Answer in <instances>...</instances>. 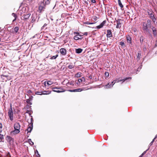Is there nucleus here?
Returning a JSON list of instances; mask_svg holds the SVG:
<instances>
[{
	"mask_svg": "<svg viewBox=\"0 0 157 157\" xmlns=\"http://www.w3.org/2000/svg\"><path fill=\"white\" fill-rule=\"evenodd\" d=\"M14 130L13 131V132L15 134H17L20 132V125L18 123H16L14 124Z\"/></svg>",
	"mask_w": 157,
	"mask_h": 157,
	"instance_id": "1",
	"label": "nucleus"
},
{
	"mask_svg": "<svg viewBox=\"0 0 157 157\" xmlns=\"http://www.w3.org/2000/svg\"><path fill=\"white\" fill-rule=\"evenodd\" d=\"M8 113L10 120L12 121L13 120V112L12 109H10Z\"/></svg>",
	"mask_w": 157,
	"mask_h": 157,
	"instance_id": "2",
	"label": "nucleus"
},
{
	"mask_svg": "<svg viewBox=\"0 0 157 157\" xmlns=\"http://www.w3.org/2000/svg\"><path fill=\"white\" fill-rule=\"evenodd\" d=\"M45 5L44 2H42L39 7V10L40 12H41L43 9L45 8Z\"/></svg>",
	"mask_w": 157,
	"mask_h": 157,
	"instance_id": "3",
	"label": "nucleus"
},
{
	"mask_svg": "<svg viewBox=\"0 0 157 157\" xmlns=\"http://www.w3.org/2000/svg\"><path fill=\"white\" fill-rule=\"evenodd\" d=\"M122 20L121 19H118L117 21V25L116 26L117 28H120L121 27V24Z\"/></svg>",
	"mask_w": 157,
	"mask_h": 157,
	"instance_id": "4",
	"label": "nucleus"
},
{
	"mask_svg": "<svg viewBox=\"0 0 157 157\" xmlns=\"http://www.w3.org/2000/svg\"><path fill=\"white\" fill-rule=\"evenodd\" d=\"M74 34H77L76 36L74 37V39L76 40H78L79 39H82V37L80 35H79V33L77 32H75Z\"/></svg>",
	"mask_w": 157,
	"mask_h": 157,
	"instance_id": "5",
	"label": "nucleus"
},
{
	"mask_svg": "<svg viewBox=\"0 0 157 157\" xmlns=\"http://www.w3.org/2000/svg\"><path fill=\"white\" fill-rule=\"evenodd\" d=\"M148 14L150 17L154 22L156 21V19L154 17V14L151 12H148Z\"/></svg>",
	"mask_w": 157,
	"mask_h": 157,
	"instance_id": "6",
	"label": "nucleus"
},
{
	"mask_svg": "<svg viewBox=\"0 0 157 157\" xmlns=\"http://www.w3.org/2000/svg\"><path fill=\"white\" fill-rule=\"evenodd\" d=\"M60 52L64 56L66 55L67 51L65 49L61 48L60 50Z\"/></svg>",
	"mask_w": 157,
	"mask_h": 157,
	"instance_id": "7",
	"label": "nucleus"
},
{
	"mask_svg": "<svg viewBox=\"0 0 157 157\" xmlns=\"http://www.w3.org/2000/svg\"><path fill=\"white\" fill-rule=\"evenodd\" d=\"M106 21L105 20L103 21L100 25H98L97 26V29H100L102 28L103 26L106 23Z\"/></svg>",
	"mask_w": 157,
	"mask_h": 157,
	"instance_id": "8",
	"label": "nucleus"
},
{
	"mask_svg": "<svg viewBox=\"0 0 157 157\" xmlns=\"http://www.w3.org/2000/svg\"><path fill=\"white\" fill-rule=\"evenodd\" d=\"M36 15L35 14H33L32 17V19L31 21V22L33 23L36 20Z\"/></svg>",
	"mask_w": 157,
	"mask_h": 157,
	"instance_id": "9",
	"label": "nucleus"
},
{
	"mask_svg": "<svg viewBox=\"0 0 157 157\" xmlns=\"http://www.w3.org/2000/svg\"><path fill=\"white\" fill-rule=\"evenodd\" d=\"M115 82H114L113 84H109V83H108L107 85H106L105 86V89H108L113 87Z\"/></svg>",
	"mask_w": 157,
	"mask_h": 157,
	"instance_id": "10",
	"label": "nucleus"
},
{
	"mask_svg": "<svg viewBox=\"0 0 157 157\" xmlns=\"http://www.w3.org/2000/svg\"><path fill=\"white\" fill-rule=\"evenodd\" d=\"M143 29L146 31H148L147 25L146 23H143Z\"/></svg>",
	"mask_w": 157,
	"mask_h": 157,
	"instance_id": "11",
	"label": "nucleus"
},
{
	"mask_svg": "<svg viewBox=\"0 0 157 157\" xmlns=\"http://www.w3.org/2000/svg\"><path fill=\"white\" fill-rule=\"evenodd\" d=\"M83 80H85V78L83 77L81 79H78L76 83V84L78 86H79L80 85V83L82 82Z\"/></svg>",
	"mask_w": 157,
	"mask_h": 157,
	"instance_id": "12",
	"label": "nucleus"
},
{
	"mask_svg": "<svg viewBox=\"0 0 157 157\" xmlns=\"http://www.w3.org/2000/svg\"><path fill=\"white\" fill-rule=\"evenodd\" d=\"M59 88L56 87V88H53V91L54 92H56L57 93H61L62 92H63L64 91H62V90H58Z\"/></svg>",
	"mask_w": 157,
	"mask_h": 157,
	"instance_id": "13",
	"label": "nucleus"
},
{
	"mask_svg": "<svg viewBox=\"0 0 157 157\" xmlns=\"http://www.w3.org/2000/svg\"><path fill=\"white\" fill-rule=\"evenodd\" d=\"M107 34L106 36L107 37H112V33L110 31V30H108L107 31Z\"/></svg>",
	"mask_w": 157,
	"mask_h": 157,
	"instance_id": "14",
	"label": "nucleus"
},
{
	"mask_svg": "<svg viewBox=\"0 0 157 157\" xmlns=\"http://www.w3.org/2000/svg\"><path fill=\"white\" fill-rule=\"evenodd\" d=\"M82 90L81 88H79L77 89L70 90V91L71 92H81Z\"/></svg>",
	"mask_w": 157,
	"mask_h": 157,
	"instance_id": "15",
	"label": "nucleus"
},
{
	"mask_svg": "<svg viewBox=\"0 0 157 157\" xmlns=\"http://www.w3.org/2000/svg\"><path fill=\"white\" fill-rule=\"evenodd\" d=\"M33 124L29 126V127L27 129V130L28 132H31L33 129Z\"/></svg>",
	"mask_w": 157,
	"mask_h": 157,
	"instance_id": "16",
	"label": "nucleus"
},
{
	"mask_svg": "<svg viewBox=\"0 0 157 157\" xmlns=\"http://www.w3.org/2000/svg\"><path fill=\"white\" fill-rule=\"evenodd\" d=\"M7 140L10 143L11 141H13V140L12 138L10 136H7L6 137Z\"/></svg>",
	"mask_w": 157,
	"mask_h": 157,
	"instance_id": "17",
	"label": "nucleus"
},
{
	"mask_svg": "<svg viewBox=\"0 0 157 157\" xmlns=\"http://www.w3.org/2000/svg\"><path fill=\"white\" fill-rule=\"evenodd\" d=\"M31 15L30 14H28L24 15V19L26 20L28 19Z\"/></svg>",
	"mask_w": 157,
	"mask_h": 157,
	"instance_id": "18",
	"label": "nucleus"
},
{
	"mask_svg": "<svg viewBox=\"0 0 157 157\" xmlns=\"http://www.w3.org/2000/svg\"><path fill=\"white\" fill-rule=\"evenodd\" d=\"M82 51V49L81 48L76 49H75V52L77 53H81Z\"/></svg>",
	"mask_w": 157,
	"mask_h": 157,
	"instance_id": "19",
	"label": "nucleus"
},
{
	"mask_svg": "<svg viewBox=\"0 0 157 157\" xmlns=\"http://www.w3.org/2000/svg\"><path fill=\"white\" fill-rule=\"evenodd\" d=\"M82 74L81 73L78 72L75 75V77L77 78L80 77L82 76Z\"/></svg>",
	"mask_w": 157,
	"mask_h": 157,
	"instance_id": "20",
	"label": "nucleus"
},
{
	"mask_svg": "<svg viewBox=\"0 0 157 157\" xmlns=\"http://www.w3.org/2000/svg\"><path fill=\"white\" fill-rule=\"evenodd\" d=\"M42 94H48L51 93V92H48L46 91H42Z\"/></svg>",
	"mask_w": 157,
	"mask_h": 157,
	"instance_id": "21",
	"label": "nucleus"
},
{
	"mask_svg": "<svg viewBox=\"0 0 157 157\" xmlns=\"http://www.w3.org/2000/svg\"><path fill=\"white\" fill-rule=\"evenodd\" d=\"M45 2L44 4L46 5H48L50 3L49 0H44V2Z\"/></svg>",
	"mask_w": 157,
	"mask_h": 157,
	"instance_id": "22",
	"label": "nucleus"
},
{
	"mask_svg": "<svg viewBox=\"0 0 157 157\" xmlns=\"http://www.w3.org/2000/svg\"><path fill=\"white\" fill-rule=\"evenodd\" d=\"M12 16L14 17L15 18L13 20V21H14L15 20H16L17 16L16 14L15 13H13L12 14Z\"/></svg>",
	"mask_w": 157,
	"mask_h": 157,
	"instance_id": "23",
	"label": "nucleus"
},
{
	"mask_svg": "<svg viewBox=\"0 0 157 157\" xmlns=\"http://www.w3.org/2000/svg\"><path fill=\"white\" fill-rule=\"evenodd\" d=\"M118 4L121 8L123 7V5H122L120 0H118Z\"/></svg>",
	"mask_w": 157,
	"mask_h": 157,
	"instance_id": "24",
	"label": "nucleus"
},
{
	"mask_svg": "<svg viewBox=\"0 0 157 157\" xmlns=\"http://www.w3.org/2000/svg\"><path fill=\"white\" fill-rule=\"evenodd\" d=\"M129 78H130V79H131V77H129V78H124V79H122V80H120V81H123V82H124V81H126V80H127L128 79H129ZM119 81H117V82H119Z\"/></svg>",
	"mask_w": 157,
	"mask_h": 157,
	"instance_id": "25",
	"label": "nucleus"
},
{
	"mask_svg": "<svg viewBox=\"0 0 157 157\" xmlns=\"http://www.w3.org/2000/svg\"><path fill=\"white\" fill-rule=\"evenodd\" d=\"M18 30L19 28L17 26L15 27L14 29V30L16 33H17L18 32Z\"/></svg>",
	"mask_w": 157,
	"mask_h": 157,
	"instance_id": "26",
	"label": "nucleus"
},
{
	"mask_svg": "<svg viewBox=\"0 0 157 157\" xmlns=\"http://www.w3.org/2000/svg\"><path fill=\"white\" fill-rule=\"evenodd\" d=\"M28 141L29 143L31 145H33L34 144L31 141V139H29L28 140Z\"/></svg>",
	"mask_w": 157,
	"mask_h": 157,
	"instance_id": "27",
	"label": "nucleus"
},
{
	"mask_svg": "<svg viewBox=\"0 0 157 157\" xmlns=\"http://www.w3.org/2000/svg\"><path fill=\"white\" fill-rule=\"evenodd\" d=\"M131 38L130 36H128L127 37V41L129 42H131Z\"/></svg>",
	"mask_w": 157,
	"mask_h": 157,
	"instance_id": "28",
	"label": "nucleus"
},
{
	"mask_svg": "<svg viewBox=\"0 0 157 157\" xmlns=\"http://www.w3.org/2000/svg\"><path fill=\"white\" fill-rule=\"evenodd\" d=\"M58 56V55H56L55 56H53L51 58V59H56Z\"/></svg>",
	"mask_w": 157,
	"mask_h": 157,
	"instance_id": "29",
	"label": "nucleus"
},
{
	"mask_svg": "<svg viewBox=\"0 0 157 157\" xmlns=\"http://www.w3.org/2000/svg\"><path fill=\"white\" fill-rule=\"evenodd\" d=\"M74 67V65H70L68 66V67L70 69L73 68Z\"/></svg>",
	"mask_w": 157,
	"mask_h": 157,
	"instance_id": "30",
	"label": "nucleus"
},
{
	"mask_svg": "<svg viewBox=\"0 0 157 157\" xmlns=\"http://www.w3.org/2000/svg\"><path fill=\"white\" fill-rule=\"evenodd\" d=\"M47 83L48 85H51L52 84V82L51 81H50L47 82Z\"/></svg>",
	"mask_w": 157,
	"mask_h": 157,
	"instance_id": "31",
	"label": "nucleus"
},
{
	"mask_svg": "<svg viewBox=\"0 0 157 157\" xmlns=\"http://www.w3.org/2000/svg\"><path fill=\"white\" fill-rule=\"evenodd\" d=\"M153 33L154 34V35L155 36H156V33H157L156 30H155V29H153Z\"/></svg>",
	"mask_w": 157,
	"mask_h": 157,
	"instance_id": "32",
	"label": "nucleus"
},
{
	"mask_svg": "<svg viewBox=\"0 0 157 157\" xmlns=\"http://www.w3.org/2000/svg\"><path fill=\"white\" fill-rule=\"evenodd\" d=\"M120 44L122 46H124L125 45L123 41H121L120 42Z\"/></svg>",
	"mask_w": 157,
	"mask_h": 157,
	"instance_id": "33",
	"label": "nucleus"
},
{
	"mask_svg": "<svg viewBox=\"0 0 157 157\" xmlns=\"http://www.w3.org/2000/svg\"><path fill=\"white\" fill-rule=\"evenodd\" d=\"M3 135L1 134H0V139L2 140L3 139Z\"/></svg>",
	"mask_w": 157,
	"mask_h": 157,
	"instance_id": "34",
	"label": "nucleus"
},
{
	"mask_svg": "<svg viewBox=\"0 0 157 157\" xmlns=\"http://www.w3.org/2000/svg\"><path fill=\"white\" fill-rule=\"evenodd\" d=\"M105 75L106 77H108L109 76V73L107 72H105Z\"/></svg>",
	"mask_w": 157,
	"mask_h": 157,
	"instance_id": "35",
	"label": "nucleus"
},
{
	"mask_svg": "<svg viewBox=\"0 0 157 157\" xmlns=\"http://www.w3.org/2000/svg\"><path fill=\"white\" fill-rule=\"evenodd\" d=\"M37 94L38 95H42V92H37Z\"/></svg>",
	"mask_w": 157,
	"mask_h": 157,
	"instance_id": "36",
	"label": "nucleus"
},
{
	"mask_svg": "<svg viewBox=\"0 0 157 157\" xmlns=\"http://www.w3.org/2000/svg\"><path fill=\"white\" fill-rule=\"evenodd\" d=\"M155 139H154V138L153 140L151 142V143L150 144V146L153 143V142L155 140Z\"/></svg>",
	"mask_w": 157,
	"mask_h": 157,
	"instance_id": "37",
	"label": "nucleus"
},
{
	"mask_svg": "<svg viewBox=\"0 0 157 157\" xmlns=\"http://www.w3.org/2000/svg\"><path fill=\"white\" fill-rule=\"evenodd\" d=\"M140 43H142L143 41V38H140Z\"/></svg>",
	"mask_w": 157,
	"mask_h": 157,
	"instance_id": "38",
	"label": "nucleus"
},
{
	"mask_svg": "<svg viewBox=\"0 0 157 157\" xmlns=\"http://www.w3.org/2000/svg\"><path fill=\"white\" fill-rule=\"evenodd\" d=\"M140 56V53H138L137 58H139Z\"/></svg>",
	"mask_w": 157,
	"mask_h": 157,
	"instance_id": "39",
	"label": "nucleus"
},
{
	"mask_svg": "<svg viewBox=\"0 0 157 157\" xmlns=\"http://www.w3.org/2000/svg\"><path fill=\"white\" fill-rule=\"evenodd\" d=\"M88 34V33L87 32H85L84 34L83 35H87Z\"/></svg>",
	"mask_w": 157,
	"mask_h": 157,
	"instance_id": "40",
	"label": "nucleus"
},
{
	"mask_svg": "<svg viewBox=\"0 0 157 157\" xmlns=\"http://www.w3.org/2000/svg\"><path fill=\"white\" fill-rule=\"evenodd\" d=\"M91 2H93V3H95L96 2V1L95 0H92Z\"/></svg>",
	"mask_w": 157,
	"mask_h": 157,
	"instance_id": "41",
	"label": "nucleus"
},
{
	"mask_svg": "<svg viewBox=\"0 0 157 157\" xmlns=\"http://www.w3.org/2000/svg\"><path fill=\"white\" fill-rule=\"evenodd\" d=\"M2 124L1 123H0V128H2Z\"/></svg>",
	"mask_w": 157,
	"mask_h": 157,
	"instance_id": "42",
	"label": "nucleus"
},
{
	"mask_svg": "<svg viewBox=\"0 0 157 157\" xmlns=\"http://www.w3.org/2000/svg\"><path fill=\"white\" fill-rule=\"evenodd\" d=\"M28 1L29 2H32L33 0H28Z\"/></svg>",
	"mask_w": 157,
	"mask_h": 157,
	"instance_id": "43",
	"label": "nucleus"
},
{
	"mask_svg": "<svg viewBox=\"0 0 157 157\" xmlns=\"http://www.w3.org/2000/svg\"><path fill=\"white\" fill-rule=\"evenodd\" d=\"M157 138V134L155 136V137L154 138V139H156Z\"/></svg>",
	"mask_w": 157,
	"mask_h": 157,
	"instance_id": "44",
	"label": "nucleus"
},
{
	"mask_svg": "<svg viewBox=\"0 0 157 157\" xmlns=\"http://www.w3.org/2000/svg\"><path fill=\"white\" fill-rule=\"evenodd\" d=\"M93 23H87V24H93Z\"/></svg>",
	"mask_w": 157,
	"mask_h": 157,
	"instance_id": "45",
	"label": "nucleus"
},
{
	"mask_svg": "<svg viewBox=\"0 0 157 157\" xmlns=\"http://www.w3.org/2000/svg\"><path fill=\"white\" fill-rule=\"evenodd\" d=\"M31 123H32V121L33 120V118H31Z\"/></svg>",
	"mask_w": 157,
	"mask_h": 157,
	"instance_id": "46",
	"label": "nucleus"
},
{
	"mask_svg": "<svg viewBox=\"0 0 157 157\" xmlns=\"http://www.w3.org/2000/svg\"><path fill=\"white\" fill-rule=\"evenodd\" d=\"M114 81H113L112 82V84H113L114 83Z\"/></svg>",
	"mask_w": 157,
	"mask_h": 157,
	"instance_id": "47",
	"label": "nucleus"
},
{
	"mask_svg": "<svg viewBox=\"0 0 157 157\" xmlns=\"http://www.w3.org/2000/svg\"><path fill=\"white\" fill-rule=\"evenodd\" d=\"M46 25L45 24H44V25L43 26V27H44V26H46Z\"/></svg>",
	"mask_w": 157,
	"mask_h": 157,
	"instance_id": "48",
	"label": "nucleus"
},
{
	"mask_svg": "<svg viewBox=\"0 0 157 157\" xmlns=\"http://www.w3.org/2000/svg\"><path fill=\"white\" fill-rule=\"evenodd\" d=\"M143 155V154L141 156H140L139 157H142V155Z\"/></svg>",
	"mask_w": 157,
	"mask_h": 157,
	"instance_id": "49",
	"label": "nucleus"
},
{
	"mask_svg": "<svg viewBox=\"0 0 157 157\" xmlns=\"http://www.w3.org/2000/svg\"><path fill=\"white\" fill-rule=\"evenodd\" d=\"M46 83V82H44V84H45V85Z\"/></svg>",
	"mask_w": 157,
	"mask_h": 157,
	"instance_id": "50",
	"label": "nucleus"
},
{
	"mask_svg": "<svg viewBox=\"0 0 157 157\" xmlns=\"http://www.w3.org/2000/svg\"><path fill=\"white\" fill-rule=\"evenodd\" d=\"M8 157H11L10 155H9V156Z\"/></svg>",
	"mask_w": 157,
	"mask_h": 157,
	"instance_id": "51",
	"label": "nucleus"
}]
</instances>
